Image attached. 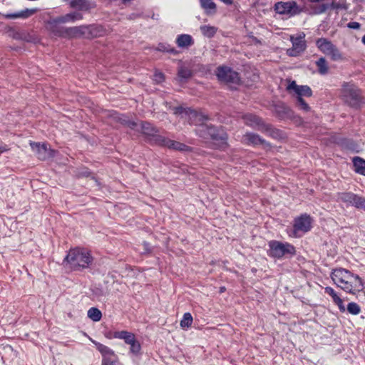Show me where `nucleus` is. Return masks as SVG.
Instances as JSON below:
<instances>
[{"mask_svg":"<svg viewBox=\"0 0 365 365\" xmlns=\"http://www.w3.org/2000/svg\"><path fill=\"white\" fill-rule=\"evenodd\" d=\"M331 278L337 287L348 293L356 294L363 288L361 279L358 275L343 268L333 270Z\"/></svg>","mask_w":365,"mask_h":365,"instance_id":"1","label":"nucleus"},{"mask_svg":"<svg viewBox=\"0 0 365 365\" xmlns=\"http://www.w3.org/2000/svg\"><path fill=\"white\" fill-rule=\"evenodd\" d=\"M65 261L74 269H86L92 264L93 257L86 249L76 247L69 250Z\"/></svg>","mask_w":365,"mask_h":365,"instance_id":"2","label":"nucleus"},{"mask_svg":"<svg viewBox=\"0 0 365 365\" xmlns=\"http://www.w3.org/2000/svg\"><path fill=\"white\" fill-rule=\"evenodd\" d=\"M245 123L249 126L256 128L273 138L279 137V130H275L269 124L264 123L260 118L252 114H247L243 117Z\"/></svg>","mask_w":365,"mask_h":365,"instance_id":"3","label":"nucleus"},{"mask_svg":"<svg viewBox=\"0 0 365 365\" xmlns=\"http://www.w3.org/2000/svg\"><path fill=\"white\" fill-rule=\"evenodd\" d=\"M341 97L345 103L353 108H358L361 102L360 91L353 84L343 86Z\"/></svg>","mask_w":365,"mask_h":365,"instance_id":"4","label":"nucleus"},{"mask_svg":"<svg viewBox=\"0 0 365 365\" xmlns=\"http://www.w3.org/2000/svg\"><path fill=\"white\" fill-rule=\"evenodd\" d=\"M269 255L272 257L281 258L287 255H293L295 254L294 247L287 242L282 243L272 240L269 242Z\"/></svg>","mask_w":365,"mask_h":365,"instance_id":"5","label":"nucleus"},{"mask_svg":"<svg viewBox=\"0 0 365 365\" xmlns=\"http://www.w3.org/2000/svg\"><path fill=\"white\" fill-rule=\"evenodd\" d=\"M317 46L320 51L329 56L333 61H340L343 56L339 50L327 38H321L316 42Z\"/></svg>","mask_w":365,"mask_h":365,"instance_id":"6","label":"nucleus"},{"mask_svg":"<svg viewBox=\"0 0 365 365\" xmlns=\"http://www.w3.org/2000/svg\"><path fill=\"white\" fill-rule=\"evenodd\" d=\"M312 219L307 215L303 214L294 220L293 230L289 235L293 237H300L299 233H306L312 228Z\"/></svg>","mask_w":365,"mask_h":365,"instance_id":"7","label":"nucleus"},{"mask_svg":"<svg viewBox=\"0 0 365 365\" xmlns=\"http://www.w3.org/2000/svg\"><path fill=\"white\" fill-rule=\"evenodd\" d=\"M113 337L123 339L125 344L130 345V351L132 354L137 355L140 353L141 346L134 334L127 331H118L113 333Z\"/></svg>","mask_w":365,"mask_h":365,"instance_id":"8","label":"nucleus"},{"mask_svg":"<svg viewBox=\"0 0 365 365\" xmlns=\"http://www.w3.org/2000/svg\"><path fill=\"white\" fill-rule=\"evenodd\" d=\"M218 80L230 84H238L240 81L239 74L227 66H219L215 71Z\"/></svg>","mask_w":365,"mask_h":365,"instance_id":"9","label":"nucleus"},{"mask_svg":"<svg viewBox=\"0 0 365 365\" xmlns=\"http://www.w3.org/2000/svg\"><path fill=\"white\" fill-rule=\"evenodd\" d=\"M90 340L102 355V365H115L118 359L115 351L108 346L92 339H90Z\"/></svg>","mask_w":365,"mask_h":365,"instance_id":"10","label":"nucleus"},{"mask_svg":"<svg viewBox=\"0 0 365 365\" xmlns=\"http://www.w3.org/2000/svg\"><path fill=\"white\" fill-rule=\"evenodd\" d=\"M287 90L291 95L296 97L297 99L302 98L303 97H310L312 95V91L308 86L297 85L294 81H288Z\"/></svg>","mask_w":365,"mask_h":365,"instance_id":"11","label":"nucleus"},{"mask_svg":"<svg viewBox=\"0 0 365 365\" xmlns=\"http://www.w3.org/2000/svg\"><path fill=\"white\" fill-rule=\"evenodd\" d=\"M30 145L37 158L41 160L49 159L55 155V150L51 149L47 144L30 142Z\"/></svg>","mask_w":365,"mask_h":365,"instance_id":"12","label":"nucleus"},{"mask_svg":"<svg viewBox=\"0 0 365 365\" xmlns=\"http://www.w3.org/2000/svg\"><path fill=\"white\" fill-rule=\"evenodd\" d=\"M305 35L304 34L297 37L291 36L292 47L287 49V53L290 56H297L303 52L306 48V42L304 40Z\"/></svg>","mask_w":365,"mask_h":365,"instance_id":"13","label":"nucleus"},{"mask_svg":"<svg viewBox=\"0 0 365 365\" xmlns=\"http://www.w3.org/2000/svg\"><path fill=\"white\" fill-rule=\"evenodd\" d=\"M274 10L279 14L293 16L297 13L298 8L295 1H281L275 4Z\"/></svg>","mask_w":365,"mask_h":365,"instance_id":"14","label":"nucleus"},{"mask_svg":"<svg viewBox=\"0 0 365 365\" xmlns=\"http://www.w3.org/2000/svg\"><path fill=\"white\" fill-rule=\"evenodd\" d=\"M83 19V16L81 14L78 12H71L67 14L64 16L57 17L54 19L52 21L48 23V26L50 29H52V26L55 24H65V23H73L78 20H81Z\"/></svg>","mask_w":365,"mask_h":365,"instance_id":"15","label":"nucleus"},{"mask_svg":"<svg viewBox=\"0 0 365 365\" xmlns=\"http://www.w3.org/2000/svg\"><path fill=\"white\" fill-rule=\"evenodd\" d=\"M180 113L182 114V117L185 119L187 118L191 124L202 125L204 120L207 119L202 113L190 109L185 110Z\"/></svg>","mask_w":365,"mask_h":365,"instance_id":"16","label":"nucleus"},{"mask_svg":"<svg viewBox=\"0 0 365 365\" xmlns=\"http://www.w3.org/2000/svg\"><path fill=\"white\" fill-rule=\"evenodd\" d=\"M156 141L158 145L165 146L173 150H186L187 148V147L182 143L172 140L163 136H158L156 139Z\"/></svg>","mask_w":365,"mask_h":365,"instance_id":"17","label":"nucleus"},{"mask_svg":"<svg viewBox=\"0 0 365 365\" xmlns=\"http://www.w3.org/2000/svg\"><path fill=\"white\" fill-rule=\"evenodd\" d=\"M123 123L127 124L129 127L133 129L139 130L138 128H140V130L147 135H154L156 133L155 128L153 127L148 123H143L140 125H138L137 123L130 120H126L125 119L122 120Z\"/></svg>","mask_w":365,"mask_h":365,"instance_id":"18","label":"nucleus"},{"mask_svg":"<svg viewBox=\"0 0 365 365\" xmlns=\"http://www.w3.org/2000/svg\"><path fill=\"white\" fill-rule=\"evenodd\" d=\"M87 26H73L65 29L63 34L59 35H64L68 37H84L86 38Z\"/></svg>","mask_w":365,"mask_h":365,"instance_id":"19","label":"nucleus"},{"mask_svg":"<svg viewBox=\"0 0 365 365\" xmlns=\"http://www.w3.org/2000/svg\"><path fill=\"white\" fill-rule=\"evenodd\" d=\"M108 31L101 25L87 26L86 38H96L107 34Z\"/></svg>","mask_w":365,"mask_h":365,"instance_id":"20","label":"nucleus"},{"mask_svg":"<svg viewBox=\"0 0 365 365\" xmlns=\"http://www.w3.org/2000/svg\"><path fill=\"white\" fill-rule=\"evenodd\" d=\"M242 142L247 145H264L265 144V140L262 139L258 135L247 133L242 136Z\"/></svg>","mask_w":365,"mask_h":365,"instance_id":"21","label":"nucleus"},{"mask_svg":"<svg viewBox=\"0 0 365 365\" xmlns=\"http://www.w3.org/2000/svg\"><path fill=\"white\" fill-rule=\"evenodd\" d=\"M325 292L331 297L333 302L338 306L339 310L341 312H344L346 308L343 303V300L337 295L334 289L330 287H327L325 288Z\"/></svg>","mask_w":365,"mask_h":365,"instance_id":"22","label":"nucleus"},{"mask_svg":"<svg viewBox=\"0 0 365 365\" xmlns=\"http://www.w3.org/2000/svg\"><path fill=\"white\" fill-rule=\"evenodd\" d=\"M176 43L180 48H187L193 44V39L188 34H182L178 36Z\"/></svg>","mask_w":365,"mask_h":365,"instance_id":"23","label":"nucleus"},{"mask_svg":"<svg viewBox=\"0 0 365 365\" xmlns=\"http://www.w3.org/2000/svg\"><path fill=\"white\" fill-rule=\"evenodd\" d=\"M201 7L208 14H214L216 12V4L212 0H200Z\"/></svg>","mask_w":365,"mask_h":365,"instance_id":"24","label":"nucleus"},{"mask_svg":"<svg viewBox=\"0 0 365 365\" xmlns=\"http://www.w3.org/2000/svg\"><path fill=\"white\" fill-rule=\"evenodd\" d=\"M354 170L362 175H365V160L359 157L353 158Z\"/></svg>","mask_w":365,"mask_h":365,"instance_id":"25","label":"nucleus"},{"mask_svg":"<svg viewBox=\"0 0 365 365\" xmlns=\"http://www.w3.org/2000/svg\"><path fill=\"white\" fill-rule=\"evenodd\" d=\"M200 29L202 34L207 38L213 37L217 31V27L210 25L201 26Z\"/></svg>","mask_w":365,"mask_h":365,"instance_id":"26","label":"nucleus"},{"mask_svg":"<svg viewBox=\"0 0 365 365\" xmlns=\"http://www.w3.org/2000/svg\"><path fill=\"white\" fill-rule=\"evenodd\" d=\"M193 318L190 313L187 312L183 314L182 319L180 321V325L182 329H187L192 324Z\"/></svg>","mask_w":365,"mask_h":365,"instance_id":"27","label":"nucleus"},{"mask_svg":"<svg viewBox=\"0 0 365 365\" xmlns=\"http://www.w3.org/2000/svg\"><path fill=\"white\" fill-rule=\"evenodd\" d=\"M88 317L93 322H99L101 319L102 313L98 309L92 307L88 311Z\"/></svg>","mask_w":365,"mask_h":365,"instance_id":"28","label":"nucleus"},{"mask_svg":"<svg viewBox=\"0 0 365 365\" xmlns=\"http://www.w3.org/2000/svg\"><path fill=\"white\" fill-rule=\"evenodd\" d=\"M355 194L351 192H343L339 195V199L346 203L347 205H352L353 200H354Z\"/></svg>","mask_w":365,"mask_h":365,"instance_id":"29","label":"nucleus"},{"mask_svg":"<svg viewBox=\"0 0 365 365\" xmlns=\"http://www.w3.org/2000/svg\"><path fill=\"white\" fill-rule=\"evenodd\" d=\"M316 64L318 67L319 73L324 75L327 73L329 71V67L327 66L326 59L323 57L320 58L317 62Z\"/></svg>","mask_w":365,"mask_h":365,"instance_id":"30","label":"nucleus"},{"mask_svg":"<svg viewBox=\"0 0 365 365\" xmlns=\"http://www.w3.org/2000/svg\"><path fill=\"white\" fill-rule=\"evenodd\" d=\"M351 205L356 208L365 210V198L355 195L354 200H353Z\"/></svg>","mask_w":365,"mask_h":365,"instance_id":"31","label":"nucleus"},{"mask_svg":"<svg viewBox=\"0 0 365 365\" xmlns=\"http://www.w3.org/2000/svg\"><path fill=\"white\" fill-rule=\"evenodd\" d=\"M36 11V9H26L25 11H23L19 14H15L13 15H11L10 16L11 18H27L32 14H34Z\"/></svg>","mask_w":365,"mask_h":365,"instance_id":"32","label":"nucleus"},{"mask_svg":"<svg viewBox=\"0 0 365 365\" xmlns=\"http://www.w3.org/2000/svg\"><path fill=\"white\" fill-rule=\"evenodd\" d=\"M347 311L353 315H357L361 312L360 307L355 302H350L347 305Z\"/></svg>","mask_w":365,"mask_h":365,"instance_id":"33","label":"nucleus"},{"mask_svg":"<svg viewBox=\"0 0 365 365\" xmlns=\"http://www.w3.org/2000/svg\"><path fill=\"white\" fill-rule=\"evenodd\" d=\"M297 106L298 108L304 111L308 112L310 110V107L309 105L304 101L303 98L297 99Z\"/></svg>","mask_w":365,"mask_h":365,"instance_id":"34","label":"nucleus"},{"mask_svg":"<svg viewBox=\"0 0 365 365\" xmlns=\"http://www.w3.org/2000/svg\"><path fill=\"white\" fill-rule=\"evenodd\" d=\"M178 76L182 78H188L191 76V71L187 68L181 67L178 71Z\"/></svg>","mask_w":365,"mask_h":365,"instance_id":"35","label":"nucleus"},{"mask_svg":"<svg viewBox=\"0 0 365 365\" xmlns=\"http://www.w3.org/2000/svg\"><path fill=\"white\" fill-rule=\"evenodd\" d=\"M281 108H282V112L279 110L278 112L279 113V115L282 118L292 116V113L288 108L283 106L281 107Z\"/></svg>","mask_w":365,"mask_h":365,"instance_id":"36","label":"nucleus"},{"mask_svg":"<svg viewBox=\"0 0 365 365\" xmlns=\"http://www.w3.org/2000/svg\"><path fill=\"white\" fill-rule=\"evenodd\" d=\"M157 50H158L160 51H163V52H170V53L175 52V50L173 48H171L169 46L165 45L163 43H160L158 45Z\"/></svg>","mask_w":365,"mask_h":365,"instance_id":"37","label":"nucleus"},{"mask_svg":"<svg viewBox=\"0 0 365 365\" xmlns=\"http://www.w3.org/2000/svg\"><path fill=\"white\" fill-rule=\"evenodd\" d=\"M155 81L160 82L163 80V74L162 73H156L155 74Z\"/></svg>","mask_w":365,"mask_h":365,"instance_id":"38","label":"nucleus"},{"mask_svg":"<svg viewBox=\"0 0 365 365\" xmlns=\"http://www.w3.org/2000/svg\"><path fill=\"white\" fill-rule=\"evenodd\" d=\"M349 28L358 29L360 27V24L358 22H351L348 24Z\"/></svg>","mask_w":365,"mask_h":365,"instance_id":"39","label":"nucleus"},{"mask_svg":"<svg viewBox=\"0 0 365 365\" xmlns=\"http://www.w3.org/2000/svg\"><path fill=\"white\" fill-rule=\"evenodd\" d=\"M221 140H222V145H226V139L227 138L226 137H224V136H222L220 138Z\"/></svg>","mask_w":365,"mask_h":365,"instance_id":"40","label":"nucleus"},{"mask_svg":"<svg viewBox=\"0 0 365 365\" xmlns=\"http://www.w3.org/2000/svg\"><path fill=\"white\" fill-rule=\"evenodd\" d=\"M221 1L226 4H231L232 3V0H221Z\"/></svg>","mask_w":365,"mask_h":365,"instance_id":"41","label":"nucleus"},{"mask_svg":"<svg viewBox=\"0 0 365 365\" xmlns=\"http://www.w3.org/2000/svg\"><path fill=\"white\" fill-rule=\"evenodd\" d=\"M130 1L131 0H122L123 3L125 4L128 3V2H130Z\"/></svg>","mask_w":365,"mask_h":365,"instance_id":"42","label":"nucleus"},{"mask_svg":"<svg viewBox=\"0 0 365 365\" xmlns=\"http://www.w3.org/2000/svg\"><path fill=\"white\" fill-rule=\"evenodd\" d=\"M361 41H362L363 43L365 44V35L363 36Z\"/></svg>","mask_w":365,"mask_h":365,"instance_id":"43","label":"nucleus"}]
</instances>
